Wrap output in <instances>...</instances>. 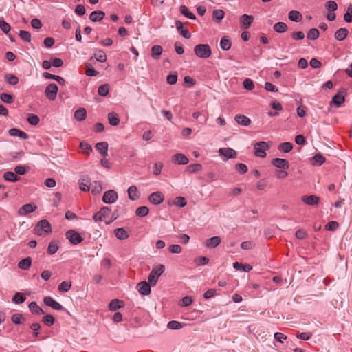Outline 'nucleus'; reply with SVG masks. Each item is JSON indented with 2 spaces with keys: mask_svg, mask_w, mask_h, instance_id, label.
<instances>
[{
  "mask_svg": "<svg viewBox=\"0 0 352 352\" xmlns=\"http://www.w3.org/2000/svg\"><path fill=\"white\" fill-rule=\"evenodd\" d=\"M111 209L104 206L93 216V219L96 222L104 221L106 224H109L116 219V217L111 216Z\"/></svg>",
  "mask_w": 352,
  "mask_h": 352,
  "instance_id": "f257e3e1",
  "label": "nucleus"
},
{
  "mask_svg": "<svg viewBox=\"0 0 352 352\" xmlns=\"http://www.w3.org/2000/svg\"><path fill=\"white\" fill-rule=\"evenodd\" d=\"M52 231V226L47 219L39 221L34 228V233L38 236H45Z\"/></svg>",
  "mask_w": 352,
  "mask_h": 352,
  "instance_id": "f03ea898",
  "label": "nucleus"
},
{
  "mask_svg": "<svg viewBox=\"0 0 352 352\" xmlns=\"http://www.w3.org/2000/svg\"><path fill=\"white\" fill-rule=\"evenodd\" d=\"M164 270L165 267L162 264L153 267L148 278V280L152 286H155L156 285L159 277L164 273Z\"/></svg>",
  "mask_w": 352,
  "mask_h": 352,
  "instance_id": "7ed1b4c3",
  "label": "nucleus"
},
{
  "mask_svg": "<svg viewBox=\"0 0 352 352\" xmlns=\"http://www.w3.org/2000/svg\"><path fill=\"white\" fill-rule=\"evenodd\" d=\"M195 54L199 58H206L211 56V49L208 44H199L194 48Z\"/></svg>",
  "mask_w": 352,
  "mask_h": 352,
  "instance_id": "20e7f679",
  "label": "nucleus"
},
{
  "mask_svg": "<svg viewBox=\"0 0 352 352\" xmlns=\"http://www.w3.org/2000/svg\"><path fill=\"white\" fill-rule=\"evenodd\" d=\"M254 155L256 157L264 158L266 157V151L270 149V146L267 143L265 142H256L254 146Z\"/></svg>",
  "mask_w": 352,
  "mask_h": 352,
  "instance_id": "39448f33",
  "label": "nucleus"
},
{
  "mask_svg": "<svg viewBox=\"0 0 352 352\" xmlns=\"http://www.w3.org/2000/svg\"><path fill=\"white\" fill-rule=\"evenodd\" d=\"M65 236L72 245H78L83 241V238L80 234L74 230L67 231Z\"/></svg>",
  "mask_w": 352,
  "mask_h": 352,
  "instance_id": "423d86ee",
  "label": "nucleus"
},
{
  "mask_svg": "<svg viewBox=\"0 0 352 352\" xmlns=\"http://www.w3.org/2000/svg\"><path fill=\"white\" fill-rule=\"evenodd\" d=\"M346 91L345 89H340L339 91L333 97L331 103L337 107H340L345 102Z\"/></svg>",
  "mask_w": 352,
  "mask_h": 352,
  "instance_id": "0eeeda50",
  "label": "nucleus"
},
{
  "mask_svg": "<svg viewBox=\"0 0 352 352\" xmlns=\"http://www.w3.org/2000/svg\"><path fill=\"white\" fill-rule=\"evenodd\" d=\"M58 87L55 83L48 85L45 90V95L50 100H54L56 98Z\"/></svg>",
  "mask_w": 352,
  "mask_h": 352,
  "instance_id": "6e6552de",
  "label": "nucleus"
},
{
  "mask_svg": "<svg viewBox=\"0 0 352 352\" xmlns=\"http://www.w3.org/2000/svg\"><path fill=\"white\" fill-rule=\"evenodd\" d=\"M254 19V16L252 15H248V14H243L240 17V23H241V28L242 30H247L248 29L252 23H253Z\"/></svg>",
  "mask_w": 352,
  "mask_h": 352,
  "instance_id": "1a4fd4ad",
  "label": "nucleus"
},
{
  "mask_svg": "<svg viewBox=\"0 0 352 352\" xmlns=\"http://www.w3.org/2000/svg\"><path fill=\"white\" fill-rule=\"evenodd\" d=\"M37 209V206L34 204H26L21 207L18 210V214L25 216L28 214L34 212Z\"/></svg>",
  "mask_w": 352,
  "mask_h": 352,
  "instance_id": "9d476101",
  "label": "nucleus"
},
{
  "mask_svg": "<svg viewBox=\"0 0 352 352\" xmlns=\"http://www.w3.org/2000/svg\"><path fill=\"white\" fill-rule=\"evenodd\" d=\"M118 199V194L113 190L106 191L102 197V201L106 204L114 203Z\"/></svg>",
  "mask_w": 352,
  "mask_h": 352,
  "instance_id": "9b49d317",
  "label": "nucleus"
},
{
  "mask_svg": "<svg viewBox=\"0 0 352 352\" xmlns=\"http://www.w3.org/2000/svg\"><path fill=\"white\" fill-rule=\"evenodd\" d=\"M164 200V195L159 191L151 193L148 197V201L154 205H159L162 204Z\"/></svg>",
  "mask_w": 352,
  "mask_h": 352,
  "instance_id": "f8f14e48",
  "label": "nucleus"
},
{
  "mask_svg": "<svg viewBox=\"0 0 352 352\" xmlns=\"http://www.w3.org/2000/svg\"><path fill=\"white\" fill-rule=\"evenodd\" d=\"M219 152L220 155L225 157L226 160L228 159H234L237 156L236 151L231 148H222L219 149Z\"/></svg>",
  "mask_w": 352,
  "mask_h": 352,
  "instance_id": "ddd939ff",
  "label": "nucleus"
},
{
  "mask_svg": "<svg viewBox=\"0 0 352 352\" xmlns=\"http://www.w3.org/2000/svg\"><path fill=\"white\" fill-rule=\"evenodd\" d=\"M43 302L45 305L52 307L55 310H63L64 307L55 300H54L51 296H45L43 299Z\"/></svg>",
  "mask_w": 352,
  "mask_h": 352,
  "instance_id": "4468645a",
  "label": "nucleus"
},
{
  "mask_svg": "<svg viewBox=\"0 0 352 352\" xmlns=\"http://www.w3.org/2000/svg\"><path fill=\"white\" fill-rule=\"evenodd\" d=\"M151 286L152 285L149 283V282L147 283L146 281H142L138 284L137 289L142 295L145 296L150 294L151 292Z\"/></svg>",
  "mask_w": 352,
  "mask_h": 352,
  "instance_id": "2eb2a0df",
  "label": "nucleus"
},
{
  "mask_svg": "<svg viewBox=\"0 0 352 352\" xmlns=\"http://www.w3.org/2000/svg\"><path fill=\"white\" fill-rule=\"evenodd\" d=\"M272 165L275 167L286 170L289 168V163L287 160L281 158H274L272 161Z\"/></svg>",
  "mask_w": 352,
  "mask_h": 352,
  "instance_id": "dca6fc26",
  "label": "nucleus"
},
{
  "mask_svg": "<svg viewBox=\"0 0 352 352\" xmlns=\"http://www.w3.org/2000/svg\"><path fill=\"white\" fill-rule=\"evenodd\" d=\"M302 201L307 205L315 206L320 202V197L316 195H305L302 197Z\"/></svg>",
  "mask_w": 352,
  "mask_h": 352,
  "instance_id": "f3484780",
  "label": "nucleus"
},
{
  "mask_svg": "<svg viewBox=\"0 0 352 352\" xmlns=\"http://www.w3.org/2000/svg\"><path fill=\"white\" fill-rule=\"evenodd\" d=\"M177 30L178 32L182 34L184 38H189L191 36V34L188 28H184V23L180 21H177L175 23Z\"/></svg>",
  "mask_w": 352,
  "mask_h": 352,
  "instance_id": "a211bd4d",
  "label": "nucleus"
},
{
  "mask_svg": "<svg viewBox=\"0 0 352 352\" xmlns=\"http://www.w3.org/2000/svg\"><path fill=\"white\" fill-rule=\"evenodd\" d=\"M91 185V181L88 177H83L79 180V188L82 191H89Z\"/></svg>",
  "mask_w": 352,
  "mask_h": 352,
  "instance_id": "6ab92c4d",
  "label": "nucleus"
},
{
  "mask_svg": "<svg viewBox=\"0 0 352 352\" xmlns=\"http://www.w3.org/2000/svg\"><path fill=\"white\" fill-rule=\"evenodd\" d=\"M349 34V30L346 28H339L334 34V37L337 41H342L344 40Z\"/></svg>",
  "mask_w": 352,
  "mask_h": 352,
  "instance_id": "aec40b11",
  "label": "nucleus"
},
{
  "mask_svg": "<svg viewBox=\"0 0 352 352\" xmlns=\"http://www.w3.org/2000/svg\"><path fill=\"white\" fill-rule=\"evenodd\" d=\"M173 162L175 164L185 165L188 163V159L182 153H177L173 156Z\"/></svg>",
  "mask_w": 352,
  "mask_h": 352,
  "instance_id": "412c9836",
  "label": "nucleus"
},
{
  "mask_svg": "<svg viewBox=\"0 0 352 352\" xmlns=\"http://www.w3.org/2000/svg\"><path fill=\"white\" fill-rule=\"evenodd\" d=\"M234 120L239 124L242 126H249L252 122L248 117L242 114L236 115Z\"/></svg>",
  "mask_w": 352,
  "mask_h": 352,
  "instance_id": "4be33fe9",
  "label": "nucleus"
},
{
  "mask_svg": "<svg viewBox=\"0 0 352 352\" xmlns=\"http://www.w3.org/2000/svg\"><path fill=\"white\" fill-rule=\"evenodd\" d=\"M105 14L103 11L97 10L92 12L89 15V19L94 22L100 21L104 17Z\"/></svg>",
  "mask_w": 352,
  "mask_h": 352,
  "instance_id": "5701e85b",
  "label": "nucleus"
},
{
  "mask_svg": "<svg viewBox=\"0 0 352 352\" xmlns=\"http://www.w3.org/2000/svg\"><path fill=\"white\" fill-rule=\"evenodd\" d=\"M325 161V157L320 153H317L311 159V163L313 166H321Z\"/></svg>",
  "mask_w": 352,
  "mask_h": 352,
  "instance_id": "b1692460",
  "label": "nucleus"
},
{
  "mask_svg": "<svg viewBox=\"0 0 352 352\" xmlns=\"http://www.w3.org/2000/svg\"><path fill=\"white\" fill-rule=\"evenodd\" d=\"M128 195L129 198L135 201L137 200L140 197V192L138 190V188L135 186H131L128 188Z\"/></svg>",
  "mask_w": 352,
  "mask_h": 352,
  "instance_id": "393cba45",
  "label": "nucleus"
},
{
  "mask_svg": "<svg viewBox=\"0 0 352 352\" xmlns=\"http://www.w3.org/2000/svg\"><path fill=\"white\" fill-rule=\"evenodd\" d=\"M221 241V237L213 236L208 240L205 243V245L208 248H212L218 246Z\"/></svg>",
  "mask_w": 352,
  "mask_h": 352,
  "instance_id": "a878e982",
  "label": "nucleus"
},
{
  "mask_svg": "<svg viewBox=\"0 0 352 352\" xmlns=\"http://www.w3.org/2000/svg\"><path fill=\"white\" fill-rule=\"evenodd\" d=\"M96 148L101 155L105 157L107 156L108 144L106 142H101L96 144Z\"/></svg>",
  "mask_w": 352,
  "mask_h": 352,
  "instance_id": "bb28decb",
  "label": "nucleus"
},
{
  "mask_svg": "<svg viewBox=\"0 0 352 352\" xmlns=\"http://www.w3.org/2000/svg\"><path fill=\"white\" fill-rule=\"evenodd\" d=\"M114 234L120 240L126 239L129 236L128 232L122 228L115 229Z\"/></svg>",
  "mask_w": 352,
  "mask_h": 352,
  "instance_id": "cd10ccee",
  "label": "nucleus"
},
{
  "mask_svg": "<svg viewBox=\"0 0 352 352\" xmlns=\"http://www.w3.org/2000/svg\"><path fill=\"white\" fill-rule=\"evenodd\" d=\"M288 18L292 21L300 22L302 20V15L298 11L292 10L288 14Z\"/></svg>",
  "mask_w": 352,
  "mask_h": 352,
  "instance_id": "c85d7f7f",
  "label": "nucleus"
},
{
  "mask_svg": "<svg viewBox=\"0 0 352 352\" xmlns=\"http://www.w3.org/2000/svg\"><path fill=\"white\" fill-rule=\"evenodd\" d=\"M233 267L236 270L243 271V272H250L252 270V267L250 264H243L242 263L235 262L233 263Z\"/></svg>",
  "mask_w": 352,
  "mask_h": 352,
  "instance_id": "c756f323",
  "label": "nucleus"
},
{
  "mask_svg": "<svg viewBox=\"0 0 352 352\" xmlns=\"http://www.w3.org/2000/svg\"><path fill=\"white\" fill-rule=\"evenodd\" d=\"M31 265H32L31 257H27V258H25L21 260L18 263V267L21 270H27L30 267Z\"/></svg>",
  "mask_w": 352,
  "mask_h": 352,
  "instance_id": "7c9ffc66",
  "label": "nucleus"
},
{
  "mask_svg": "<svg viewBox=\"0 0 352 352\" xmlns=\"http://www.w3.org/2000/svg\"><path fill=\"white\" fill-rule=\"evenodd\" d=\"M124 302L119 299H113L112 300L109 305V308L111 311H116L117 309L124 307Z\"/></svg>",
  "mask_w": 352,
  "mask_h": 352,
  "instance_id": "2f4dec72",
  "label": "nucleus"
},
{
  "mask_svg": "<svg viewBox=\"0 0 352 352\" xmlns=\"http://www.w3.org/2000/svg\"><path fill=\"white\" fill-rule=\"evenodd\" d=\"M225 16V12L221 9L214 10L212 12V19L217 23H219Z\"/></svg>",
  "mask_w": 352,
  "mask_h": 352,
  "instance_id": "473e14b6",
  "label": "nucleus"
},
{
  "mask_svg": "<svg viewBox=\"0 0 352 352\" xmlns=\"http://www.w3.org/2000/svg\"><path fill=\"white\" fill-rule=\"evenodd\" d=\"M273 28L278 33H284L288 30V26L284 22H278L274 25Z\"/></svg>",
  "mask_w": 352,
  "mask_h": 352,
  "instance_id": "72a5a7b5",
  "label": "nucleus"
},
{
  "mask_svg": "<svg viewBox=\"0 0 352 352\" xmlns=\"http://www.w3.org/2000/svg\"><path fill=\"white\" fill-rule=\"evenodd\" d=\"M87 117V111L85 108H79L74 113V118L78 121H83Z\"/></svg>",
  "mask_w": 352,
  "mask_h": 352,
  "instance_id": "f704fd0d",
  "label": "nucleus"
},
{
  "mask_svg": "<svg viewBox=\"0 0 352 352\" xmlns=\"http://www.w3.org/2000/svg\"><path fill=\"white\" fill-rule=\"evenodd\" d=\"M109 122L112 126H118L120 123L118 115L115 112H111L108 114Z\"/></svg>",
  "mask_w": 352,
  "mask_h": 352,
  "instance_id": "c9c22d12",
  "label": "nucleus"
},
{
  "mask_svg": "<svg viewBox=\"0 0 352 352\" xmlns=\"http://www.w3.org/2000/svg\"><path fill=\"white\" fill-rule=\"evenodd\" d=\"M3 178L6 181L12 182H17L20 179V177H18L16 174L11 171L6 172L3 175Z\"/></svg>",
  "mask_w": 352,
  "mask_h": 352,
  "instance_id": "e433bc0d",
  "label": "nucleus"
},
{
  "mask_svg": "<svg viewBox=\"0 0 352 352\" xmlns=\"http://www.w3.org/2000/svg\"><path fill=\"white\" fill-rule=\"evenodd\" d=\"M163 52L162 46L155 45L151 48V56L155 59H158Z\"/></svg>",
  "mask_w": 352,
  "mask_h": 352,
  "instance_id": "4c0bfd02",
  "label": "nucleus"
},
{
  "mask_svg": "<svg viewBox=\"0 0 352 352\" xmlns=\"http://www.w3.org/2000/svg\"><path fill=\"white\" fill-rule=\"evenodd\" d=\"M220 46L223 50H228L232 46V43L228 36H223L220 41Z\"/></svg>",
  "mask_w": 352,
  "mask_h": 352,
  "instance_id": "58836bf2",
  "label": "nucleus"
},
{
  "mask_svg": "<svg viewBox=\"0 0 352 352\" xmlns=\"http://www.w3.org/2000/svg\"><path fill=\"white\" fill-rule=\"evenodd\" d=\"M30 310L35 314H44L43 310L37 305L36 302H32L29 305Z\"/></svg>",
  "mask_w": 352,
  "mask_h": 352,
  "instance_id": "ea45409f",
  "label": "nucleus"
},
{
  "mask_svg": "<svg viewBox=\"0 0 352 352\" xmlns=\"http://www.w3.org/2000/svg\"><path fill=\"white\" fill-rule=\"evenodd\" d=\"M94 56L96 59L100 63H104L107 60V55L105 52L102 50H96V52L94 53Z\"/></svg>",
  "mask_w": 352,
  "mask_h": 352,
  "instance_id": "a19ab883",
  "label": "nucleus"
},
{
  "mask_svg": "<svg viewBox=\"0 0 352 352\" xmlns=\"http://www.w3.org/2000/svg\"><path fill=\"white\" fill-rule=\"evenodd\" d=\"M72 287V282L70 281H63L58 285V289L60 292H67Z\"/></svg>",
  "mask_w": 352,
  "mask_h": 352,
  "instance_id": "79ce46f5",
  "label": "nucleus"
},
{
  "mask_svg": "<svg viewBox=\"0 0 352 352\" xmlns=\"http://www.w3.org/2000/svg\"><path fill=\"white\" fill-rule=\"evenodd\" d=\"M180 12L182 14L190 19H195V15L190 12L189 9L186 6H182L180 7Z\"/></svg>",
  "mask_w": 352,
  "mask_h": 352,
  "instance_id": "37998d69",
  "label": "nucleus"
},
{
  "mask_svg": "<svg viewBox=\"0 0 352 352\" xmlns=\"http://www.w3.org/2000/svg\"><path fill=\"white\" fill-rule=\"evenodd\" d=\"M6 81L12 85H16L19 82V78L17 76L8 74L5 75Z\"/></svg>",
  "mask_w": 352,
  "mask_h": 352,
  "instance_id": "c03bdc74",
  "label": "nucleus"
},
{
  "mask_svg": "<svg viewBox=\"0 0 352 352\" xmlns=\"http://www.w3.org/2000/svg\"><path fill=\"white\" fill-rule=\"evenodd\" d=\"M319 36L320 32L316 28H311L307 34V37L309 40H316L319 37Z\"/></svg>",
  "mask_w": 352,
  "mask_h": 352,
  "instance_id": "a18cd8bd",
  "label": "nucleus"
},
{
  "mask_svg": "<svg viewBox=\"0 0 352 352\" xmlns=\"http://www.w3.org/2000/svg\"><path fill=\"white\" fill-rule=\"evenodd\" d=\"M293 148V144L291 142H283L278 146V150L284 153H289Z\"/></svg>",
  "mask_w": 352,
  "mask_h": 352,
  "instance_id": "49530a36",
  "label": "nucleus"
},
{
  "mask_svg": "<svg viewBox=\"0 0 352 352\" xmlns=\"http://www.w3.org/2000/svg\"><path fill=\"white\" fill-rule=\"evenodd\" d=\"M28 122L32 125H37L39 123L40 119L36 114L29 113L27 118Z\"/></svg>",
  "mask_w": 352,
  "mask_h": 352,
  "instance_id": "de8ad7c7",
  "label": "nucleus"
},
{
  "mask_svg": "<svg viewBox=\"0 0 352 352\" xmlns=\"http://www.w3.org/2000/svg\"><path fill=\"white\" fill-rule=\"evenodd\" d=\"M173 204L183 208L186 206L187 201L183 197H177L173 200Z\"/></svg>",
  "mask_w": 352,
  "mask_h": 352,
  "instance_id": "09e8293b",
  "label": "nucleus"
},
{
  "mask_svg": "<svg viewBox=\"0 0 352 352\" xmlns=\"http://www.w3.org/2000/svg\"><path fill=\"white\" fill-rule=\"evenodd\" d=\"M149 212V209L146 206H140L138 208L135 210V214L138 217H145Z\"/></svg>",
  "mask_w": 352,
  "mask_h": 352,
  "instance_id": "8fccbe9b",
  "label": "nucleus"
},
{
  "mask_svg": "<svg viewBox=\"0 0 352 352\" xmlns=\"http://www.w3.org/2000/svg\"><path fill=\"white\" fill-rule=\"evenodd\" d=\"M1 100L8 104H11L14 102V96L10 94L2 93L0 95Z\"/></svg>",
  "mask_w": 352,
  "mask_h": 352,
  "instance_id": "3c124183",
  "label": "nucleus"
},
{
  "mask_svg": "<svg viewBox=\"0 0 352 352\" xmlns=\"http://www.w3.org/2000/svg\"><path fill=\"white\" fill-rule=\"evenodd\" d=\"M25 296L20 292H16L12 298V302L16 304H21L25 302Z\"/></svg>",
  "mask_w": 352,
  "mask_h": 352,
  "instance_id": "603ef678",
  "label": "nucleus"
},
{
  "mask_svg": "<svg viewBox=\"0 0 352 352\" xmlns=\"http://www.w3.org/2000/svg\"><path fill=\"white\" fill-rule=\"evenodd\" d=\"M109 91V84H103L99 86L98 92V94L101 96H106Z\"/></svg>",
  "mask_w": 352,
  "mask_h": 352,
  "instance_id": "864d4df0",
  "label": "nucleus"
},
{
  "mask_svg": "<svg viewBox=\"0 0 352 352\" xmlns=\"http://www.w3.org/2000/svg\"><path fill=\"white\" fill-rule=\"evenodd\" d=\"M42 322L47 326L50 327L53 325L55 322V318L50 314H47L45 316L43 319Z\"/></svg>",
  "mask_w": 352,
  "mask_h": 352,
  "instance_id": "5fc2aeb1",
  "label": "nucleus"
},
{
  "mask_svg": "<svg viewBox=\"0 0 352 352\" xmlns=\"http://www.w3.org/2000/svg\"><path fill=\"white\" fill-rule=\"evenodd\" d=\"M202 168V166L200 164H192L189 165L186 168V170L190 173H194L201 170Z\"/></svg>",
  "mask_w": 352,
  "mask_h": 352,
  "instance_id": "6e6d98bb",
  "label": "nucleus"
},
{
  "mask_svg": "<svg viewBox=\"0 0 352 352\" xmlns=\"http://www.w3.org/2000/svg\"><path fill=\"white\" fill-rule=\"evenodd\" d=\"M0 28L5 34H8L10 32L11 27L9 23L1 18L0 19Z\"/></svg>",
  "mask_w": 352,
  "mask_h": 352,
  "instance_id": "4d7b16f0",
  "label": "nucleus"
},
{
  "mask_svg": "<svg viewBox=\"0 0 352 352\" xmlns=\"http://www.w3.org/2000/svg\"><path fill=\"white\" fill-rule=\"evenodd\" d=\"M58 250V246L54 241H51L47 248V253L49 254H55Z\"/></svg>",
  "mask_w": 352,
  "mask_h": 352,
  "instance_id": "13d9d810",
  "label": "nucleus"
},
{
  "mask_svg": "<svg viewBox=\"0 0 352 352\" xmlns=\"http://www.w3.org/2000/svg\"><path fill=\"white\" fill-rule=\"evenodd\" d=\"M313 334L311 332H302L300 333L298 332L296 333V337L298 339L302 340H308L312 337Z\"/></svg>",
  "mask_w": 352,
  "mask_h": 352,
  "instance_id": "bf43d9fd",
  "label": "nucleus"
},
{
  "mask_svg": "<svg viewBox=\"0 0 352 352\" xmlns=\"http://www.w3.org/2000/svg\"><path fill=\"white\" fill-rule=\"evenodd\" d=\"M80 148L85 154H89L92 151V147L91 146V145L85 142H80Z\"/></svg>",
  "mask_w": 352,
  "mask_h": 352,
  "instance_id": "052dcab7",
  "label": "nucleus"
},
{
  "mask_svg": "<svg viewBox=\"0 0 352 352\" xmlns=\"http://www.w3.org/2000/svg\"><path fill=\"white\" fill-rule=\"evenodd\" d=\"M344 19L347 23L352 22V5L348 7L346 12L344 14Z\"/></svg>",
  "mask_w": 352,
  "mask_h": 352,
  "instance_id": "680f3d73",
  "label": "nucleus"
},
{
  "mask_svg": "<svg viewBox=\"0 0 352 352\" xmlns=\"http://www.w3.org/2000/svg\"><path fill=\"white\" fill-rule=\"evenodd\" d=\"M177 80V74L176 72L170 73L166 78V81L170 85H175Z\"/></svg>",
  "mask_w": 352,
  "mask_h": 352,
  "instance_id": "e2e57ef3",
  "label": "nucleus"
},
{
  "mask_svg": "<svg viewBox=\"0 0 352 352\" xmlns=\"http://www.w3.org/2000/svg\"><path fill=\"white\" fill-rule=\"evenodd\" d=\"M338 227H339V223L337 221H331L327 223V225L325 226V229L327 230L334 231V230H337L338 228Z\"/></svg>",
  "mask_w": 352,
  "mask_h": 352,
  "instance_id": "0e129e2a",
  "label": "nucleus"
},
{
  "mask_svg": "<svg viewBox=\"0 0 352 352\" xmlns=\"http://www.w3.org/2000/svg\"><path fill=\"white\" fill-rule=\"evenodd\" d=\"M19 36L24 41L30 42V41H31V34L28 31L20 30V32H19Z\"/></svg>",
  "mask_w": 352,
  "mask_h": 352,
  "instance_id": "69168bd1",
  "label": "nucleus"
},
{
  "mask_svg": "<svg viewBox=\"0 0 352 352\" xmlns=\"http://www.w3.org/2000/svg\"><path fill=\"white\" fill-rule=\"evenodd\" d=\"M167 327L168 329H179L182 327V324L181 322L176 321V320H172L168 322Z\"/></svg>",
  "mask_w": 352,
  "mask_h": 352,
  "instance_id": "338daca9",
  "label": "nucleus"
},
{
  "mask_svg": "<svg viewBox=\"0 0 352 352\" xmlns=\"http://www.w3.org/2000/svg\"><path fill=\"white\" fill-rule=\"evenodd\" d=\"M325 8L329 11L334 12L338 9V4L334 1H329L326 2Z\"/></svg>",
  "mask_w": 352,
  "mask_h": 352,
  "instance_id": "774afa93",
  "label": "nucleus"
}]
</instances>
